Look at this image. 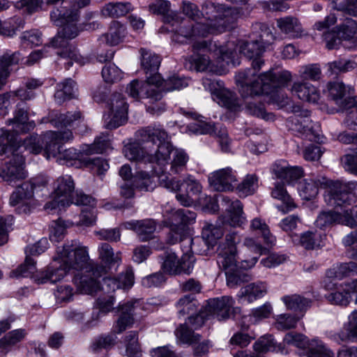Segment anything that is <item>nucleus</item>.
Here are the masks:
<instances>
[{
  "label": "nucleus",
  "mask_w": 357,
  "mask_h": 357,
  "mask_svg": "<svg viewBox=\"0 0 357 357\" xmlns=\"http://www.w3.org/2000/svg\"><path fill=\"white\" fill-rule=\"evenodd\" d=\"M137 137L142 143H151L156 146L154 154L149 156L151 162H155L160 166L165 167L162 174H178L183 172L187 166L189 156L181 149H173L167 140V132L160 126H147L137 132Z\"/></svg>",
  "instance_id": "obj_1"
},
{
  "label": "nucleus",
  "mask_w": 357,
  "mask_h": 357,
  "mask_svg": "<svg viewBox=\"0 0 357 357\" xmlns=\"http://www.w3.org/2000/svg\"><path fill=\"white\" fill-rule=\"evenodd\" d=\"M79 18L77 9H54L50 13L52 22L62 29L51 40L50 45L58 49L56 54L60 59L67 60L64 63L66 68L73 66V62L79 61V55L77 49L68 42V40L76 38L79 32L77 22Z\"/></svg>",
  "instance_id": "obj_2"
},
{
  "label": "nucleus",
  "mask_w": 357,
  "mask_h": 357,
  "mask_svg": "<svg viewBox=\"0 0 357 357\" xmlns=\"http://www.w3.org/2000/svg\"><path fill=\"white\" fill-rule=\"evenodd\" d=\"M264 64L263 60L253 63V69H246L236 75V82L242 97H253L262 93H268L271 89L284 86L291 79L288 70H268L257 76V73Z\"/></svg>",
  "instance_id": "obj_3"
},
{
  "label": "nucleus",
  "mask_w": 357,
  "mask_h": 357,
  "mask_svg": "<svg viewBox=\"0 0 357 357\" xmlns=\"http://www.w3.org/2000/svg\"><path fill=\"white\" fill-rule=\"evenodd\" d=\"M73 138V132L69 129L59 131H48L47 136L49 144L46 149V158H55L60 165H73V161L79 160L86 166L92 165L97 168L99 174H103L109 169L107 162L101 158H89L85 152L77 151L75 148L63 149L62 144Z\"/></svg>",
  "instance_id": "obj_4"
},
{
  "label": "nucleus",
  "mask_w": 357,
  "mask_h": 357,
  "mask_svg": "<svg viewBox=\"0 0 357 357\" xmlns=\"http://www.w3.org/2000/svg\"><path fill=\"white\" fill-rule=\"evenodd\" d=\"M57 255L69 270L82 271V274L77 275L75 279L89 274L98 276L105 271L101 264L89 259L86 248L78 246L77 241H73L64 244L61 248H58Z\"/></svg>",
  "instance_id": "obj_5"
},
{
  "label": "nucleus",
  "mask_w": 357,
  "mask_h": 357,
  "mask_svg": "<svg viewBox=\"0 0 357 357\" xmlns=\"http://www.w3.org/2000/svg\"><path fill=\"white\" fill-rule=\"evenodd\" d=\"M105 271L98 276L85 275L76 278L75 283L82 294H91L98 290H102L106 294L114 292L118 289L130 288L134 284V274L131 270H127L124 273L117 278L105 277L102 281L99 278L107 272V268L103 266Z\"/></svg>",
  "instance_id": "obj_6"
},
{
  "label": "nucleus",
  "mask_w": 357,
  "mask_h": 357,
  "mask_svg": "<svg viewBox=\"0 0 357 357\" xmlns=\"http://www.w3.org/2000/svg\"><path fill=\"white\" fill-rule=\"evenodd\" d=\"M201 15L208 34L220 33L232 29L238 18V10L227 6L206 1L202 6Z\"/></svg>",
  "instance_id": "obj_7"
},
{
  "label": "nucleus",
  "mask_w": 357,
  "mask_h": 357,
  "mask_svg": "<svg viewBox=\"0 0 357 357\" xmlns=\"http://www.w3.org/2000/svg\"><path fill=\"white\" fill-rule=\"evenodd\" d=\"M218 54L217 64L213 63L206 55L199 54L192 56L191 62L197 71L208 70L218 75L225 73L227 67L230 64L234 66L239 63L234 59L236 55V45L234 42L229 41L225 45L219 47Z\"/></svg>",
  "instance_id": "obj_8"
},
{
  "label": "nucleus",
  "mask_w": 357,
  "mask_h": 357,
  "mask_svg": "<svg viewBox=\"0 0 357 357\" xmlns=\"http://www.w3.org/2000/svg\"><path fill=\"white\" fill-rule=\"evenodd\" d=\"M324 201L333 207L345 208L357 199V182H343L327 179Z\"/></svg>",
  "instance_id": "obj_9"
},
{
  "label": "nucleus",
  "mask_w": 357,
  "mask_h": 357,
  "mask_svg": "<svg viewBox=\"0 0 357 357\" xmlns=\"http://www.w3.org/2000/svg\"><path fill=\"white\" fill-rule=\"evenodd\" d=\"M48 180L45 177L38 176L24 182L10 195L9 203L11 206H18V213L26 214L33 207V197L35 192L41 191L47 185Z\"/></svg>",
  "instance_id": "obj_10"
},
{
  "label": "nucleus",
  "mask_w": 357,
  "mask_h": 357,
  "mask_svg": "<svg viewBox=\"0 0 357 357\" xmlns=\"http://www.w3.org/2000/svg\"><path fill=\"white\" fill-rule=\"evenodd\" d=\"M292 112L293 115L287 121V126L291 130L305 137L309 141L318 143L323 142L320 127L312 121L308 109L295 105L292 108Z\"/></svg>",
  "instance_id": "obj_11"
},
{
  "label": "nucleus",
  "mask_w": 357,
  "mask_h": 357,
  "mask_svg": "<svg viewBox=\"0 0 357 357\" xmlns=\"http://www.w3.org/2000/svg\"><path fill=\"white\" fill-rule=\"evenodd\" d=\"M159 183L160 186L171 192L179 191L182 184H185V193H178L176 195V199L184 206L192 205L194 203L193 197L198 196L202 189L200 183L191 175H188L181 181L175 177L169 176L168 174H163L159 176Z\"/></svg>",
  "instance_id": "obj_12"
},
{
  "label": "nucleus",
  "mask_w": 357,
  "mask_h": 357,
  "mask_svg": "<svg viewBox=\"0 0 357 357\" xmlns=\"http://www.w3.org/2000/svg\"><path fill=\"white\" fill-rule=\"evenodd\" d=\"M193 254L186 250L183 252L182 257L178 258L172 250H165L159 256L161 260V268L165 273L171 275H190L196 261Z\"/></svg>",
  "instance_id": "obj_13"
},
{
  "label": "nucleus",
  "mask_w": 357,
  "mask_h": 357,
  "mask_svg": "<svg viewBox=\"0 0 357 357\" xmlns=\"http://www.w3.org/2000/svg\"><path fill=\"white\" fill-rule=\"evenodd\" d=\"M54 199L47 202L44 208L52 212L57 208L61 209L69 206L73 202V196L75 192V182L69 175L59 176L53 184Z\"/></svg>",
  "instance_id": "obj_14"
},
{
  "label": "nucleus",
  "mask_w": 357,
  "mask_h": 357,
  "mask_svg": "<svg viewBox=\"0 0 357 357\" xmlns=\"http://www.w3.org/2000/svg\"><path fill=\"white\" fill-rule=\"evenodd\" d=\"M147 82L134 79L128 84L127 93L134 99L149 98L153 102L160 100L162 93L157 88L160 82V75L147 76Z\"/></svg>",
  "instance_id": "obj_15"
},
{
  "label": "nucleus",
  "mask_w": 357,
  "mask_h": 357,
  "mask_svg": "<svg viewBox=\"0 0 357 357\" xmlns=\"http://www.w3.org/2000/svg\"><path fill=\"white\" fill-rule=\"evenodd\" d=\"M241 242L238 232L231 231L227 233L218 245L217 263L222 269L231 268L236 262L237 248Z\"/></svg>",
  "instance_id": "obj_16"
},
{
  "label": "nucleus",
  "mask_w": 357,
  "mask_h": 357,
  "mask_svg": "<svg viewBox=\"0 0 357 357\" xmlns=\"http://www.w3.org/2000/svg\"><path fill=\"white\" fill-rule=\"evenodd\" d=\"M203 86L206 90L211 92L213 99L219 105L231 110H236L238 107L239 104L236 93L226 89L222 82L204 79Z\"/></svg>",
  "instance_id": "obj_17"
},
{
  "label": "nucleus",
  "mask_w": 357,
  "mask_h": 357,
  "mask_svg": "<svg viewBox=\"0 0 357 357\" xmlns=\"http://www.w3.org/2000/svg\"><path fill=\"white\" fill-rule=\"evenodd\" d=\"M176 22L173 21L172 24L169 23L165 29L169 32L174 33L172 36V40L176 42L182 43L180 36L184 38H193L195 37H206L208 34V29L204 26L203 21L190 22H183L178 26L174 28Z\"/></svg>",
  "instance_id": "obj_18"
},
{
  "label": "nucleus",
  "mask_w": 357,
  "mask_h": 357,
  "mask_svg": "<svg viewBox=\"0 0 357 357\" xmlns=\"http://www.w3.org/2000/svg\"><path fill=\"white\" fill-rule=\"evenodd\" d=\"M26 176L27 173L24 170V158L19 153H13L0 169V178L11 185L18 181L24 179Z\"/></svg>",
  "instance_id": "obj_19"
},
{
  "label": "nucleus",
  "mask_w": 357,
  "mask_h": 357,
  "mask_svg": "<svg viewBox=\"0 0 357 357\" xmlns=\"http://www.w3.org/2000/svg\"><path fill=\"white\" fill-rule=\"evenodd\" d=\"M223 234L224 230L220 225L204 222L202 231V241L195 242V253L206 255L208 250L217 245Z\"/></svg>",
  "instance_id": "obj_20"
},
{
  "label": "nucleus",
  "mask_w": 357,
  "mask_h": 357,
  "mask_svg": "<svg viewBox=\"0 0 357 357\" xmlns=\"http://www.w3.org/2000/svg\"><path fill=\"white\" fill-rule=\"evenodd\" d=\"M20 60V54L17 52L13 54L6 53L0 57V90L6 84L9 76V66L16 64ZM12 100L10 92L0 94V115L7 113V107Z\"/></svg>",
  "instance_id": "obj_21"
},
{
  "label": "nucleus",
  "mask_w": 357,
  "mask_h": 357,
  "mask_svg": "<svg viewBox=\"0 0 357 357\" xmlns=\"http://www.w3.org/2000/svg\"><path fill=\"white\" fill-rule=\"evenodd\" d=\"M110 115L106 121L107 129H115L127 121L128 105L122 94L114 93L108 103Z\"/></svg>",
  "instance_id": "obj_22"
},
{
  "label": "nucleus",
  "mask_w": 357,
  "mask_h": 357,
  "mask_svg": "<svg viewBox=\"0 0 357 357\" xmlns=\"http://www.w3.org/2000/svg\"><path fill=\"white\" fill-rule=\"evenodd\" d=\"M49 243L46 238H43L35 244L26 248V258L24 263L21 264L15 271L13 273L16 277H28L33 273L36 270V261L31 256H38L44 252L48 248Z\"/></svg>",
  "instance_id": "obj_23"
},
{
  "label": "nucleus",
  "mask_w": 357,
  "mask_h": 357,
  "mask_svg": "<svg viewBox=\"0 0 357 357\" xmlns=\"http://www.w3.org/2000/svg\"><path fill=\"white\" fill-rule=\"evenodd\" d=\"M208 180L210 186L218 192L233 190L237 182L236 172L231 167H226L211 172Z\"/></svg>",
  "instance_id": "obj_24"
},
{
  "label": "nucleus",
  "mask_w": 357,
  "mask_h": 357,
  "mask_svg": "<svg viewBox=\"0 0 357 357\" xmlns=\"http://www.w3.org/2000/svg\"><path fill=\"white\" fill-rule=\"evenodd\" d=\"M357 31V23L351 18L346 17L339 27L338 33L332 31L324 34L326 47L329 50L336 49L341 43L340 36L345 40L352 38Z\"/></svg>",
  "instance_id": "obj_25"
},
{
  "label": "nucleus",
  "mask_w": 357,
  "mask_h": 357,
  "mask_svg": "<svg viewBox=\"0 0 357 357\" xmlns=\"http://www.w3.org/2000/svg\"><path fill=\"white\" fill-rule=\"evenodd\" d=\"M235 301L228 296L209 299L205 307L209 315L215 316L218 320H225L229 318L234 312Z\"/></svg>",
  "instance_id": "obj_26"
},
{
  "label": "nucleus",
  "mask_w": 357,
  "mask_h": 357,
  "mask_svg": "<svg viewBox=\"0 0 357 357\" xmlns=\"http://www.w3.org/2000/svg\"><path fill=\"white\" fill-rule=\"evenodd\" d=\"M327 89L330 98L340 109L351 107L357 104V97L350 96L343 82L339 81L329 82L327 84Z\"/></svg>",
  "instance_id": "obj_27"
},
{
  "label": "nucleus",
  "mask_w": 357,
  "mask_h": 357,
  "mask_svg": "<svg viewBox=\"0 0 357 357\" xmlns=\"http://www.w3.org/2000/svg\"><path fill=\"white\" fill-rule=\"evenodd\" d=\"M139 305V302L129 301L118 306V310L121 312L119 317L113 326L114 333L120 334L130 328L134 324V315L135 310Z\"/></svg>",
  "instance_id": "obj_28"
},
{
  "label": "nucleus",
  "mask_w": 357,
  "mask_h": 357,
  "mask_svg": "<svg viewBox=\"0 0 357 357\" xmlns=\"http://www.w3.org/2000/svg\"><path fill=\"white\" fill-rule=\"evenodd\" d=\"M70 270L59 258V255L54 258V263L51 264L45 271L40 273L36 276V281L38 283H46L50 282L55 283L62 280Z\"/></svg>",
  "instance_id": "obj_29"
},
{
  "label": "nucleus",
  "mask_w": 357,
  "mask_h": 357,
  "mask_svg": "<svg viewBox=\"0 0 357 357\" xmlns=\"http://www.w3.org/2000/svg\"><path fill=\"white\" fill-rule=\"evenodd\" d=\"M166 242L169 245H174L181 242L183 252L188 250L189 252L195 253L194 239L187 236L186 227L178 225V224H174L172 222H171L170 229L167 234Z\"/></svg>",
  "instance_id": "obj_30"
},
{
  "label": "nucleus",
  "mask_w": 357,
  "mask_h": 357,
  "mask_svg": "<svg viewBox=\"0 0 357 357\" xmlns=\"http://www.w3.org/2000/svg\"><path fill=\"white\" fill-rule=\"evenodd\" d=\"M220 204L229 213L228 222L231 226L241 227L245 223L243 204L239 200H232L227 196H221Z\"/></svg>",
  "instance_id": "obj_31"
},
{
  "label": "nucleus",
  "mask_w": 357,
  "mask_h": 357,
  "mask_svg": "<svg viewBox=\"0 0 357 357\" xmlns=\"http://www.w3.org/2000/svg\"><path fill=\"white\" fill-rule=\"evenodd\" d=\"M273 173L289 184H294L303 176L302 167L289 166L286 161L275 162L272 167Z\"/></svg>",
  "instance_id": "obj_32"
},
{
  "label": "nucleus",
  "mask_w": 357,
  "mask_h": 357,
  "mask_svg": "<svg viewBox=\"0 0 357 357\" xmlns=\"http://www.w3.org/2000/svg\"><path fill=\"white\" fill-rule=\"evenodd\" d=\"M123 226L126 229L135 231L142 242L152 239L156 230V222L150 219L126 222L123 223Z\"/></svg>",
  "instance_id": "obj_33"
},
{
  "label": "nucleus",
  "mask_w": 357,
  "mask_h": 357,
  "mask_svg": "<svg viewBox=\"0 0 357 357\" xmlns=\"http://www.w3.org/2000/svg\"><path fill=\"white\" fill-rule=\"evenodd\" d=\"M326 184L327 178L324 176L305 178L298 183V193L303 199L310 200L317 195L319 188H325Z\"/></svg>",
  "instance_id": "obj_34"
},
{
  "label": "nucleus",
  "mask_w": 357,
  "mask_h": 357,
  "mask_svg": "<svg viewBox=\"0 0 357 357\" xmlns=\"http://www.w3.org/2000/svg\"><path fill=\"white\" fill-rule=\"evenodd\" d=\"M28 107L25 102L20 101L16 105V109L14 112V117L8 120L7 123L10 125L15 124V134L20 131L25 132L29 131L31 128L34 127L33 122L27 123L28 121Z\"/></svg>",
  "instance_id": "obj_35"
},
{
  "label": "nucleus",
  "mask_w": 357,
  "mask_h": 357,
  "mask_svg": "<svg viewBox=\"0 0 357 357\" xmlns=\"http://www.w3.org/2000/svg\"><path fill=\"white\" fill-rule=\"evenodd\" d=\"M82 118L79 112H67L66 114H61L57 111H52L49 113L47 119H43V122H50L56 128H65L73 126L77 121H80Z\"/></svg>",
  "instance_id": "obj_36"
},
{
  "label": "nucleus",
  "mask_w": 357,
  "mask_h": 357,
  "mask_svg": "<svg viewBox=\"0 0 357 357\" xmlns=\"http://www.w3.org/2000/svg\"><path fill=\"white\" fill-rule=\"evenodd\" d=\"M291 91L303 101L315 103L319 99L318 90L307 82H295L291 87Z\"/></svg>",
  "instance_id": "obj_37"
},
{
  "label": "nucleus",
  "mask_w": 357,
  "mask_h": 357,
  "mask_svg": "<svg viewBox=\"0 0 357 357\" xmlns=\"http://www.w3.org/2000/svg\"><path fill=\"white\" fill-rule=\"evenodd\" d=\"M268 292V284L266 282L257 281L243 287L239 291L241 299L248 303L264 297Z\"/></svg>",
  "instance_id": "obj_38"
},
{
  "label": "nucleus",
  "mask_w": 357,
  "mask_h": 357,
  "mask_svg": "<svg viewBox=\"0 0 357 357\" xmlns=\"http://www.w3.org/2000/svg\"><path fill=\"white\" fill-rule=\"evenodd\" d=\"M277 26L282 33L290 38H299L303 33V29L300 21L293 16L278 19Z\"/></svg>",
  "instance_id": "obj_39"
},
{
  "label": "nucleus",
  "mask_w": 357,
  "mask_h": 357,
  "mask_svg": "<svg viewBox=\"0 0 357 357\" xmlns=\"http://www.w3.org/2000/svg\"><path fill=\"white\" fill-rule=\"evenodd\" d=\"M150 148V146L146 145L141 147L138 143H130L124 146L123 153L126 158L130 160L151 162L149 160V156L151 154H154L156 147L153 150Z\"/></svg>",
  "instance_id": "obj_40"
},
{
  "label": "nucleus",
  "mask_w": 357,
  "mask_h": 357,
  "mask_svg": "<svg viewBox=\"0 0 357 357\" xmlns=\"http://www.w3.org/2000/svg\"><path fill=\"white\" fill-rule=\"evenodd\" d=\"M238 50L240 54H243L245 57L252 59V68L253 69V63L258 60H262L260 56L264 52V45L259 43L257 39H253L251 41H239L237 45Z\"/></svg>",
  "instance_id": "obj_41"
},
{
  "label": "nucleus",
  "mask_w": 357,
  "mask_h": 357,
  "mask_svg": "<svg viewBox=\"0 0 357 357\" xmlns=\"http://www.w3.org/2000/svg\"><path fill=\"white\" fill-rule=\"evenodd\" d=\"M48 132L44 136L38 135H31L25 138L21 145H17V148H24L30 153L38 154L44 150L45 155L46 156V149L49 144L47 139ZM20 144V143L18 144Z\"/></svg>",
  "instance_id": "obj_42"
},
{
  "label": "nucleus",
  "mask_w": 357,
  "mask_h": 357,
  "mask_svg": "<svg viewBox=\"0 0 357 357\" xmlns=\"http://www.w3.org/2000/svg\"><path fill=\"white\" fill-rule=\"evenodd\" d=\"M126 35L125 26L118 21H113L109 26L108 32L102 34L99 40L109 45L114 46L121 43Z\"/></svg>",
  "instance_id": "obj_43"
},
{
  "label": "nucleus",
  "mask_w": 357,
  "mask_h": 357,
  "mask_svg": "<svg viewBox=\"0 0 357 357\" xmlns=\"http://www.w3.org/2000/svg\"><path fill=\"white\" fill-rule=\"evenodd\" d=\"M76 85L71 79H66L63 82L59 83L56 87L54 93V100L56 103L61 105L66 100H69L75 97L76 91Z\"/></svg>",
  "instance_id": "obj_44"
},
{
  "label": "nucleus",
  "mask_w": 357,
  "mask_h": 357,
  "mask_svg": "<svg viewBox=\"0 0 357 357\" xmlns=\"http://www.w3.org/2000/svg\"><path fill=\"white\" fill-rule=\"evenodd\" d=\"M140 52L141 65L146 74L149 75V76L159 75L156 72L160 65V56L144 49H141Z\"/></svg>",
  "instance_id": "obj_45"
},
{
  "label": "nucleus",
  "mask_w": 357,
  "mask_h": 357,
  "mask_svg": "<svg viewBox=\"0 0 357 357\" xmlns=\"http://www.w3.org/2000/svg\"><path fill=\"white\" fill-rule=\"evenodd\" d=\"M19 142L20 140L14 132H10L3 128L0 129V155L9 151L13 154L15 153Z\"/></svg>",
  "instance_id": "obj_46"
},
{
  "label": "nucleus",
  "mask_w": 357,
  "mask_h": 357,
  "mask_svg": "<svg viewBox=\"0 0 357 357\" xmlns=\"http://www.w3.org/2000/svg\"><path fill=\"white\" fill-rule=\"evenodd\" d=\"M271 195L273 198L281 200L285 208L282 205L278 206V208L282 211L284 213H287L296 208L294 200L287 193L283 183H277L272 190Z\"/></svg>",
  "instance_id": "obj_47"
},
{
  "label": "nucleus",
  "mask_w": 357,
  "mask_h": 357,
  "mask_svg": "<svg viewBox=\"0 0 357 357\" xmlns=\"http://www.w3.org/2000/svg\"><path fill=\"white\" fill-rule=\"evenodd\" d=\"M176 307L180 317H190L199 311V303L191 295H185L176 303Z\"/></svg>",
  "instance_id": "obj_48"
},
{
  "label": "nucleus",
  "mask_w": 357,
  "mask_h": 357,
  "mask_svg": "<svg viewBox=\"0 0 357 357\" xmlns=\"http://www.w3.org/2000/svg\"><path fill=\"white\" fill-rule=\"evenodd\" d=\"M177 341L188 345L195 344L201 340V335L189 328L187 323L180 324L175 331Z\"/></svg>",
  "instance_id": "obj_49"
},
{
  "label": "nucleus",
  "mask_w": 357,
  "mask_h": 357,
  "mask_svg": "<svg viewBox=\"0 0 357 357\" xmlns=\"http://www.w3.org/2000/svg\"><path fill=\"white\" fill-rule=\"evenodd\" d=\"M295 237L296 239L294 241L298 240V243L306 250H314L322 246V236L316 231H307Z\"/></svg>",
  "instance_id": "obj_50"
},
{
  "label": "nucleus",
  "mask_w": 357,
  "mask_h": 357,
  "mask_svg": "<svg viewBox=\"0 0 357 357\" xmlns=\"http://www.w3.org/2000/svg\"><path fill=\"white\" fill-rule=\"evenodd\" d=\"M341 213L330 210L321 211L317 216L315 225L321 229H325L336 224L342 225Z\"/></svg>",
  "instance_id": "obj_51"
},
{
  "label": "nucleus",
  "mask_w": 357,
  "mask_h": 357,
  "mask_svg": "<svg viewBox=\"0 0 357 357\" xmlns=\"http://www.w3.org/2000/svg\"><path fill=\"white\" fill-rule=\"evenodd\" d=\"M132 10V6L129 2H110L103 7L102 13L106 17H119Z\"/></svg>",
  "instance_id": "obj_52"
},
{
  "label": "nucleus",
  "mask_w": 357,
  "mask_h": 357,
  "mask_svg": "<svg viewBox=\"0 0 357 357\" xmlns=\"http://www.w3.org/2000/svg\"><path fill=\"white\" fill-rule=\"evenodd\" d=\"M235 266L231 268L224 269L225 271L227 284L231 288H236L244 282H249L251 276L246 272L236 268Z\"/></svg>",
  "instance_id": "obj_53"
},
{
  "label": "nucleus",
  "mask_w": 357,
  "mask_h": 357,
  "mask_svg": "<svg viewBox=\"0 0 357 357\" xmlns=\"http://www.w3.org/2000/svg\"><path fill=\"white\" fill-rule=\"evenodd\" d=\"M99 256L102 261L105 264L107 270L110 268L111 266L119 264L121 261V252H114L112 246L107 243H102L98 248ZM104 266L102 264H101Z\"/></svg>",
  "instance_id": "obj_54"
},
{
  "label": "nucleus",
  "mask_w": 357,
  "mask_h": 357,
  "mask_svg": "<svg viewBox=\"0 0 357 357\" xmlns=\"http://www.w3.org/2000/svg\"><path fill=\"white\" fill-rule=\"evenodd\" d=\"M282 301L288 310L295 312L305 311L310 306L311 303L310 299L297 294L283 296Z\"/></svg>",
  "instance_id": "obj_55"
},
{
  "label": "nucleus",
  "mask_w": 357,
  "mask_h": 357,
  "mask_svg": "<svg viewBox=\"0 0 357 357\" xmlns=\"http://www.w3.org/2000/svg\"><path fill=\"white\" fill-rule=\"evenodd\" d=\"M243 244L250 251L256 255L255 256L252 257L250 259H245L242 262V266L243 268H250L255 265L259 256L266 252V249L250 238H245Z\"/></svg>",
  "instance_id": "obj_56"
},
{
  "label": "nucleus",
  "mask_w": 357,
  "mask_h": 357,
  "mask_svg": "<svg viewBox=\"0 0 357 357\" xmlns=\"http://www.w3.org/2000/svg\"><path fill=\"white\" fill-rule=\"evenodd\" d=\"M188 85V80L184 77L174 75L167 79H163L160 77V82L158 83L157 88L161 91H172L174 90H180Z\"/></svg>",
  "instance_id": "obj_57"
},
{
  "label": "nucleus",
  "mask_w": 357,
  "mask_h": 357,
  "mask_svg": "<svg viewBox=\"0 0 357 357\" xmlns=\"http://www.w3.org/2000/svg\"><path fill=\"white\" fill-rule=\"evenodd\" d=\"M197 214L195 211L186 208L172 210L171 221L174 224L185 227L195 222Z\"/></svg>",
  "instance_id": "obj_58"
},
{
  "label": "nucleus",
  "mask_w": 357,
  "mask_h": 357,
  "mask_svg": "<svg viewBox=\"0 0 357 357\" xmlns=\"http://www.w3.org/2000/svg\"><path fill=\"white\" fill-rule=\"evenodd\" d=\"M111 146V139L108 133H102L100 136L96 138L93 144L86 145V149H83V151L86 155H91L94 153H101Z\"/></svg>",
  "instance_id": "obj_59"
},
{
  "label": "nucleus",
  "mask_w": 357,
  "mask_h": 357,
  "mask_svg": "<svg viewBox=\"0 0 357 357\" xmlns=\"http://www.w3.org/2000/svg\"><path fill=\"white\" fill-rule=\"evenodd\" d=\"M326 298L333 305L346 306L350 303L351 297L349 295V293H346L340 284L335 285V289L332 292L326 295Z\"/></svg>",
  "instance_id": "obj_60"
},
{
  "label": "nucleus",
  "mask_w": 357,
  "mask_h": 357,
  "mask_svg": "<svg viewBox=\"0 0 357 357\" xmlns=\"http://www.w3.org/2000/svg\"><path fill=\"white\" fill-rule=\"evenodd\" d=\"M25 22L20 17H14L8 22L0 20V35L12 37L24 29Z\"/></svg>",
  "instance_id": "obj_61"
},
{
  "label": "nucleus",
  "mask_w": 357,
  "mask_h": 357,
  "mask_svg": "<svg viewBox=\"0 0 357 357\" xmlns=\"http://www.w3.org/2000/svg\"><path fill=\"white\" fill-rule=\"evenodd\" d=\"M299 77L304 82L319 81L321 77V69L318 63H310L301 66L298 70Z\"/></svg>",
  "instance_id": "obj_62"
},
{
  "label": "nucleus",
  "mask_w": 357,
  "mask_h": 357,
  "mask_svg": "<svg viewBox=\"0 0 357 357\" xmlns=\"http://www.w3.org/2000/svg\"><path fill=\"white\" fill-rule=\"evenodd\" d=\"M307 357H334V353L321 341L312 340L308 345Z\"/></svg>",
  "instance_id": "obj_63"
},
{
  "label": "nucleus",
  "mask_w": 357,
  "mask_h": 357,
  "mask_svg": "<svg viewBox=\"0 0 357 357\" xmlns=\"http://www.w3.org/2000/svg\"><path fill=\"white\" fill-rule=\"evenodd\" d=\"M258 187V177L255 174H248L237 189L241 196L247 197L254 194Z\"/></svg>",
  "instance_id": "obj_64"
}]
</instances>
